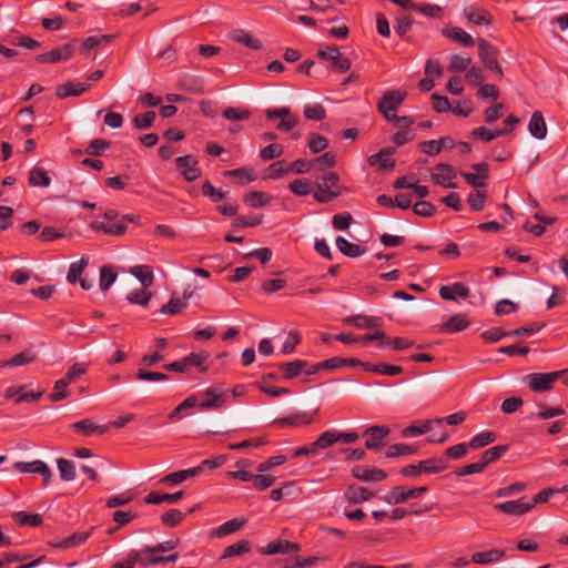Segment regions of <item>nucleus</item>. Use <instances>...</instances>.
<instances>
[{
    "label": "nucleus",
    "instance_id": "f257e3e1",
    "mask_svg": "<svg viewBox=\"0 0 568 568\" xmlns=\"http://www.w3.org/2000/svg\"><path fill=\"white\" fill-rule=\"evenodd\" d=\"M338 182L339 176L336 172L324 174L316 184V190L313 193L314 199L320 203H328L337 197L341 194Z\"/></svg>",
    "mask_w": 568,
    "mask_h": 568
},
{
    "label": "nucleus",
    "instance_id": "f03ea898",
    "mask_svg": "<svg viewBox=\"0 0 568 568\" xmlns=\"http://www.w3.org/2000/svg\"><path fill=\"white\" fill-rule=\"evenodd\" d=\"M566 371L550 373H530L526 375L525 382L535 393H544L552 389L554 384L559 381Z\"/></svg>",
    "mask_w": 568,
    "mask_h": 568
},
{
    "label": "nucleus",
    "instance_id": "7ed1b4c3",
    "mask_svg": "<svg viewBox=\"0 0 568 568\" xmlns=\"http://www.w3.org/2000/svg\"><path fill=\"white\" fill-rule=\"evenodd\" d=\"M477 45L478 57L480 61L485 64V67L488 70L495 72L498 79H501L504 77V72L498 62L499 51L497 50V48H495L488 41L481 38L477 40Z\"/></svg>",
    "mask_w": 568,
    "mask_h": 568
},
{
    "label": "nucleus",
    "instance_id": "20e7f679",
    "mask_svg": "<svg viewBox=\"0 0 568 568\" xmlns=\"http://www.w3.org/2000/svg\"><path fill=\"white\" fill-rule=\"evenodd\" d=\"M78 45V39H72L70 42L62 44L60 47L53 48L52 50L40 53L36 57L37 62L39 63H57L60 61L70 60Z\"/></svg>",
    "mask_w": 568,
    "mask_h": 568
},
{
    "label": "nucleus",
    "instance_id": "39448f33",
    "mask_svg": "<svg viewBox=\"0 0 568 568\" xmlns=\"http://www.w3.org/2000/svg\"><path fill=\"white\" fill-rule=\"evenodd\" d=\"M139 221H140V216L139 215L125 214V215H123L121 217L120 221H118V222H115L113 224H106V223L101 222V221H93L90 224V227L93 231L103 232L106 235L122 236V235L125 234L126 229H128L125 222L139 223Z\"/></svg>",
    "mask_w": 568,
    "mask_h": 568
},
{
    "label": "nucleus",
    "instance_id": "423d86ee",
    "mask_svg": "<svg viewBox=\"0 0 568 568\" xmlns=\"http://www.w3.org/2000/svg\"><path fill=\"white\" fill-rule=\"evenodd\" d=\"M317 414H318V408H316L313 412H298V413H294V414L285 416V417L274 419L273 425L276 427H280V428H283V427L298 428V427L311 425L315 420Z\"/></svg>",
    "mask_w": 568,
    "mask_h": 568
},
{
    "label": "nucleus",
    "instance_id": "0eeeda50",
    "mask_svg": "<svg viewBox=\"0 0 568 568\" xmlns=\"http://www.w3.org/2000/svg\"><path fill=\"white\" fill-rule=\"evenodd\" d=\"M267 120L280 119L276 129L282 132H290L298 124V116L291 113L286 106L278 109H267L265 112Z\"/></svg>",
    "mask_w": 568,
    "mask_h": 568
},
{
    "label": "nucleus",
    "instance_id": "6e6552de",
    "mask_svg": "<svg viewBox=\"0 0 568 568\" xmlns=\"http://www.w3.org/2000/svg\"><path fill=\"white\" fill-rule=\"evenodd\" d=\"M317 55L325 61L331 62V68L338 73H345L351 69V60L342 57L339 49L336 45L326 47L325 50H320Z\"/></svg>",
    "mask_w": 568,
    "mask_h": 568
},
{
    "label": "nucleus",
    "instance_id": "1a4fd4ad",
    "mask_svg": "<svg viewBox=\"0 0 568 568\" xmlns=\"http://www.w3.org/2000/svg\"><path fill=\"white\" fill-rule=\"evenodd\" d=\"M426 486L405 488L403 486L393 487L386 495L385 501L388 505H397L407 501L409 498H418L427 491Z\"/></svg>",
    "mask_w": 568,
    "mask_h": 568
},
{
    "label": "nucleus",
    "instance_id": "9d476101",
    "mask_svg": "<svg viewBox=\"0 0 568 568\" xmlns=\"http://www.w3.org/2000/svg\"><path fill=\"white\" fill-rule=\"evenodd\" d=\"M160 554L161 551L156 550V545L145 546L140 550H131V559L142 567H149L162 564L163 556Z\"/></svg>",
    "mask_w": 568,
    "mask_h": 568
},
{
    "label": "nucleus",
    "instance_id": "9b49d317",
    "mask_svg": "<svg viewBox=\"0 0 568 568\" xmlns=\"http://www.w3.org/2000/svg\"><path fill=\"white\" fill-rule=\"evenodd\" d=\"M406 94L399 91H386L379 99L377 103V109L385 116L386 120H390L389 112L395 111L403 103Z\"/></svg>",
    "mask_w": 568,
    "mask_h": 568
},
{
    "label": "nucleus",
    "instance_id": "f8f14e48",
    "mask_svg": "<svg viewBox=\"0 0 568 568\" xmlns=\"http://www.w3.org/2000/svg\"><path fill=\"white\" fill-rule=\"evenodd\" d=\"M473 172H460L462 178L465 180L467 184L473 187H484L486 185V180L489 176V166L485 162L475 163L471 165Z\"/></svg>",
    "mask_w": 568,
    "mask_h": 568
},
{
    "label": "nucleus",
    "instance_id": "ddd939ff",
    "mask_svg": "<svg viewBox=\"0 0 568 568\" xmlns=\"http://www.w3.org/2000/svg\"><path fill=\"white\" fill-rule=\"evenodd\" d=\"M13 466L20 473H31L41 475L43 478L44 486H47L50 483V479L52 477V473L49 466L40 459H36L33 462H17Z\"/></svg>",
    "mask_w": 568,
    "mask_h": 568
},
{
    "label": "nucleus",
    "instance_id": "4468645a",
    "mask_svg": "<svg viewBox=\"0 0 568 568\" xmlns=\"http://www.w3.org/2000/svg\"><path fill=\"white\" fill-rule=\"evenodd\" d=\"M175 165L187 182H193L201 176V170L197 166V161L193 155L176 158Z\"/></svg>",
    "mask_w": 568,
    "mask_h": 568
},
{
    "label": "nucleus",
    "instance_id": "2eb2a0df",
    "mask_svg": "<svg viewBox=\"0 0 568 568\" xmlns=\"http://www.w3.org/2000/svg\"><path fill=\"white\" fill-rule=\"evenodd\" d=\"M389 434V428L386 426H372L364 430L363 435L368 436L365 447L369 450H381L385 443V438Z\"/></svg>",
    "mask_w": 568,
    "mask_h": 568
},
{
    "label": "nucleus",
    "instance_id": "dca6fc26",
    "mask_svg": "<svg viewBox=\"0 0 568 568\" xmlns=\"http://www.w3.org/2000/svg\"><path fill=\"white\" fill-rule=\"evenodd\" d=\"M463 16L468 22L479 27H488L493 23L491 13L488 10L474 4L465 7Z\"/></svg>",
    "mask_w": 568,
    "mask_h": 568
},
{
    "label": "nucleus",
    "instance_id": "f3484780",
    "mask_svg": "<svg viewBox=\"0 0 568 568\" xmlns=\"http://www.w3.org/2000/svg\"><path fill=\"white\" fill-rule=\"evenodd\" d=\"M436 172L432 174V180L435 184L442 185L446 189L456 187L455 183L450 181L456 178V173L449 164L438 163L435 166Z\"/></svg>",
    "mask_w": 568,
    "mask_h": 568
},
{
    "label": "nucleus",
    "instance_id": "a211bd4d",
    "mask_svg": "<svg viewBox=\"0 0 568 568\" xmlns=\"http://www.w3.org/2000/svg\"><path fill=\"white\" fill-rule=\"evenodd\" d=\"M394 150L390 148L382 149L378 153L372 154L368 158V164L376 166L379 171H390L395 166V161L392 158Z\"/></svg>",
    "mask_w": 568,
    "mask_h": 568
},
{
    "label": "nucleus",
    "instance_id": "6ab92c4d",
    "mask_svg": "<svg viewBox=\"0 0 568 568\" xmlns=\"http://www.w3.org/2000/svg\"><path fill=\"white\" fill-rule=\"evenodd\" d=\"M70 428L83 436L103 435L109 432V425H95L91 418H84L70 425Z\"/></svg>",
    "mask_w": 568,
    "mask_h": 568
},
{
    "label": "nucleus",
    "instance_id": "aec40b11",
    "mask_svg": "<svg viewBox=\"0 0 568 568\" xmlns=\"http://www.w3.org/2000/svg\"><path fill=\"white\" fill-rule=\"evenodd\" d=\"M352 475L363 481H381L387 477V473L381 468L359 465L353 467Z\"/></svg>",
    "mask_w": 568,
    "mask_h": 568
},
{
    "label": "nucleus",
    "instance_id": "412c9836",
    "mask_svg": "<svg viewBox=\"0 0 568 568\" xmlns=\"http://www.w3.org/2000/svg\"><path fill=\"white\" fill-rule=\"evenodd\" d=\"M494 508L506 515L520 516L531 510V505H529L528 501H524V498H521L518 500L495 504Z\"/></svg>",
    "mask_w": 568,
    "mask_h": 568
},
{
    "label": "nucleus",
    "instance_id": "4be33fe9",
    "mask_svg": "<svg viewBox=\"0 0 568 568\" xmlns=\"http://www.w3.org/2000/svg\"><path fill=\"white\" fill-rule=\"evenodd\" d=\"M206 397L203 400H197V407L201 409H217L224 405L223 392L217 387H210L204 392Z\"/></svg>",
    "mask_w": 568,
    "mask_h": 568
},
{
    "label": "nucleus",
    "instance_id": "5701e85b",
    "mask_svg": "<svg viewBox=\"0 0 568 568\" xmlns=\"http://www.w3.org/2000/svg\"><path fill=\"white\" fill-rule=\"evenodd\" d=\"M344 497L349 504L357 505L371 500L374 497V493L363 486L349 485L345 490Z\"/></svg>",
    "mask_w": 568,
    "mask_h": 568
},
{
    "label": "nucleus",
    "instance_id": "b1692460",
    "mask_svg": "<svg viewBox=\"0 0 568 568\" xmlns=\"http://www.w3.org/2000/svg\"><path fill=\"white\" fill-rule=\"evenodd\" d=\"M89 88H90L89 83L68 81L63 84H59L55 88V95L59 99H65L69 97H79L82 93H84L87 90H89Z\"/></svg>",
    "mask_w": 568,
    "mask_h": 568
},
{
    "label": "nucleus",
    "instance_id": "393cba45",
    "mask_svg": "<svg viewBox=\"0 0 568 568\" xmlns=\"http://www.w3.org/2000/svg\"><path fill=\"white\" fill-rule=\"evenodd\" d=\"M469 295V288L462 282H456L453 285H443L439 288V296L446 301H456L457 297L467 298Z\"/></svg>",
    "mask_w": 568,
    "mask_h": 568
},
{
    "label": "nucleus",
    "instance_id": "a878e982",
    "mask_svg": "<svg viewBox=\"0 0 568 568\" xmlns=\"http://www.w3.org/2000/svg\"><path fill=\"white\" fill-rule=\"evenodd\" d=\"M301 550V546L296 542H292L285 539H276L271 541L263 550L264 555H275V554H290L297 552Z\"/></svg>",
    "mask_w": 568,
    "mask_h": 568
},
{
    "label": "nucleus",
    "instance_id": "bb28decb",
    "mask_svg": "<svg viewBox=\"0 0 568 568\" xmlns=\"http://www.w3.org/2000/svg\"><path fill=\"white\" fill-rule=\"evenodd\" d=\"M92 529L87 531H77L72 535L68 536L67 538H63L60 541H53L50 542V546L53 548H61V549H68L77 547L84 541L88 540V538L91 536Z\"/></svg>",
    "mask_w": 568,
    "mask_h": 568
},
{
    "label": "nucleus",
    "instance_id": "cd10ccee",
    "mask_svg": "<svg viewBox=\"0 0 568 568\" xmlns=\"http://www.w3.org/2000/svg\"><path fill=\"white\" fill-rule=\"evenodd\" d=\"M444 37L449 40L460 43L464 47H473L475 41L473 37L459 27H448L443 29Z\"/></svg>",
    "mask_w": 568,
    "mask_h": 568
},
{
    "label": "nucleus",
    "instance_id": "c85d7f7f",
    "mask_svg": "<svg viewBox=\"0 0 568 568\" xmlns=\"http://www.w3.org/2000/svg\"><path fill=\"white\" fill-rule=\"evenodd\" d=\"M470 322L467 318V315L464 313H458L450 316L442 326L444 333H457L466 329L469 326Z\"/></svg>",
    "mask_w": 568,
    "mask_h": 568
},
{
    "label": "nucleus",
    "instance_id": "c756f323",
    "mask_svg": "<svg viewBox=\"0 0 568 568\" xmlns=\"http://www.w3.org/2000/svg\"><path fill=\"white\" fill-rule=\"evenodd\" d=\"M346 324H352L356 328H375L381 327L383 325V318L378 316H366V315H356L352 317H347L344 321Z\"/></svg>",
    "mask_w": 568,
    "mask_h": 568
},
{
    "label": "nucleus",
    "instance_id": "7c9ffc66",
    "mask_svg": "<svg viewBox=\"0 0 568 568\" xmlns=\"http://www.w3.org/2000/svg\"><path fill=\"white\" fill-rule=\"evenodd\" d=\"M245 524L246 519L243 517L233 518L220 525L211 535L216 538H222L239 531Z\"/></svg>",
    "mask_w": 568,
    "mask_h": 568
},
{
    "label": "nucleus",
    "instance_id": "2f4dec72",
    "mask_svg": "<svg viewBox=\"0 0 568 568\" xmlns=\"http://www.w3.org/2000/svg\"><path fill=\"white\" fill-rule=\"evenodd\" d=\"M230 37L233 41H235L240 44H243L248 49H253V50L263 49L262 42L258 39L254 38L251 33H248L244 30H241V29L234 30V31H232Z\"/></svg>",
    "mask_w": 568,
    "mask_h": 568
},
{
    "label": "nucleus",
    "instance_id": "473e14b6",
    "mask_svg": "<svg viewBox=\"0 0 568 568\" xmlns=\"http://www.w3.org/2000/svg\"><path fill=\"white\" fill-rule=\"evenodd\" d=\"M529 133L538 139L541 140L547 134V126L546 122L544 120V116L540 111H535L530 118L529 124H528Z\"/></svg>",
    "mask_w": 568,
    "mask_h": 568
},
{
    "label": "nucleus",
    "instance_id": "72a5a7b5",
    "mask_svg": "<svg viewBox=\"0 0 568 568\" xmlns=\"http://www.w3.org/2000/svg\"><path fill=\"white\" fill-rule=\"evenodd\" d=\"M28 182L32 187H48L51 183V178L47 170L41 166H34L29 172Z\"/></svg>",
    "mask_w": 568,
    "mask_h": 568
},
{
    "label": "nucleus",
    "instance_id": "f704fd0d",
    "mask_svg": "<svg viewBox=\"0 0 568 568\" xmlns=\"http://www.w3.org/2000/svg\"><path fill=\"white\" fill-rule=\"evenodd\" d=\"M442 418L428 419L418 424H412L403 429V436H418L430 432L433 424H442Z\"/></svg>",
    "mask_w": 568,
    "mask_h": 568
},
{
    "label": "nucleus",
    "instance_id": "c9c22d12",
    "mask_svg": "<svg viewBox=\"0 0 568 568\" xmlns=\"http://www.w3.org/2000/svg\"><path fill=\"white\" fill-rule=\"evenodd\" d=\"M505 556L504 550L490 549L487 551L475 552L471 556V562L477 565H488L499 561Z\"/></svg>",
    "mask_w": 568,
    "mask_h": 568
},
{
    "label": "nucleus",
    "instance_id": "e433bc0d",
    "mask_svg": "<svg viewBox=\"0 0 568 568\" xmlns=\"http://www.w3.org/2000/svg\"><path fill=\"white\" fill-rule=\"evenodd\" d=\"M183 497V490H179L174 494H159L152 491L144 497V501L151 505H160L162 503L174 504Z\"/></svg>",
    "mask_w": 568,
    "mask_h": 568
},
{
    "label": "nucleus",
    "instance_id": "4c0bfd02",
    "mask_svg": "<svg viewBox=\"0 0 568 568\" xmlns=\"http://www.w3.org/2000/svg\"><path fill=\"white\" fill-rule=\"evenodd\" d=\"M336 246L342 254L348 257H358L366 252L365 247L351 243L343 236L336 239Z\"/></svg>",
    "mask_w": 568,
    "mask_h": 568
},
{
    "label": "nucleus",
    "instance_id": "58836bf2",
    "mask_svg": "<svg viewBox=\"0 0 568 568\" xmlns=\"http://www.w3.org/2000/svg\"><path fill=\"white\" fill-rule=\"evenodd\" d=\"M243 201L250 207H264L272 201V196L262 191H251L243 196Z\"/></svg>",
    "mask_w": 568,
    "mask_h": 568
},
{
    "label": "nucleus",
    "instance_id": "ea45409f",
    "mask_svg": "<svg viewBox=\"0 0 568 568\" xmlns=\"http://www.w3.org/2000/svg\"><path fill=\"white\" fill-rule=\"evenodd\" d=\"M447 468V462L438 457H432L419 462V469L422 473L438 474Z\"/></svg>",
    "mask_w": 568,
    "mask_h": 568
},
{
    "label": "nucleus",
    "instance_id": "a19ab883",
    "mask_svg": "<svg viewBox=\"0 0 568 568\" xmlns=\"http://www.w3.org/2000/svg\"><path fill=\"white\" fill-rule=\"evenodd\" d=\"M364 369L366 372H373L381 375H387V376H395L403 373V367L397 365H392L387 363H378V364H372L366 363L364 365Z\"/></svg>",
    "mask_w": 568,
    "mask_h": 568
},
{
    "label": "nucleus",
    "instance_id": "79ce46f5",
    "mask_svg": "<svg viewBox=\"0 0 568 568\" xmlns=\"http://www.w3.org/2000/svg\"><path fill=\"white\" fill-rule=\"evenodd\" d=\"M225 176H230L234 179V183L244 185L246 183L253 182L256 179V175L252 169L248 168H239L224 172Z\"/></svg>",
    "mask_w": 568,
    "mask_h": 568
},
{
    "label": "nucleus",
    "instance_id": "37998d69",
    "mask_svg": "<svg viewBox=\"0 0 568 568\" xmlns=\"http://www.w3.org/2000/svg\"><path fill=\"white\" fill-rule=\"evenodd\" d=\"M308 366L306 361L297 359L280 365V369L283 372L285 379H292L298 376Z\"/></svg>",
    "mask_w": 568,
    "mask_h": 568
},
{
    "label": "nucleus",
    "instance_id": "c03bdc74",
    "mask_svg": "<svg viewBox=\"0 0 568 568\" xmlns=\"http://www.w3.org/2000/svg\"><path fill=\"white\" fill-rule=\"evenodd\" d=\"M209 358V354L204 351L201 352H192L189 355L184 356V363L186 364L187 368L190 366H195L199 368L200 373L204 374L207 372V366H204L203 364Z\"/></svg>",
    "mask_w": 568,
    "mask_h": 568
},
{
    "label": "nucleus",
    "instance_id": "a18cd8bd",
    "mask_svg": "<svg viewBox=\"0 0 568 568\" xmlns=\"http://www.w3.org/2000/svg\"><path fill=\"white\" fill-rule=\"evenodd\" d=\"M507 450V445H498L490 447L480 455L479 460L483 464L484 468H486L489 464L498 460Z\"/></svg>",
    "mask_w": 568,
    "mask_h": 568
},
{
    "label": "nucleus",
    "instance_id": "49530a36",
    "mask_svg": "<svg viewBox=\"0 0 568 568\" xmlns=\"http://www.w3.org/2000/svg\"><path fill=\"white\" fill-rule=\"evenodd\" d=\"M497 439V434L491 430L481 432L475 435L469 442V448L478 449L483 448L489 444H493Z\"/></svg>",
    "mask_w": 568,
    "mask_h": 568
},
{
    "label": "nucleus",
    "instance_id": "de8ad7c7",
    "mask_svg": "<svg viewBox=\"0 0 568 568\" xmlns=\"http://www.w3.org/2000/svg\"><path fill=\"white\" fill-rule=\"evenodd\" d=\"M197 396L191 395L180 403L169 415L168 418L171 422L178 420L183 417V412L190 408L196 407Z\"/></svg>",
    "mask_w": 568,
    "mask_h": 568
},
{
    "label": "nucleus",
    "instance_id": "09e8293b",
    "mask_svg": "<svg viewBox=\"0 0 568 568\" xmlns=\"http://www.w3.org/2000/svg\"><path fill=\"white\" fill-rule=\"evenodd\" d=\"M132 275H134L144 287L151 286L154 281L152 268L148 265H138L133 266L130 271Z\"/></svg>",
    "mask_w": 568,
    "mask_h": 568
},
{
    "label": "nucleus",
    "instance_id": "8fccbe9b",
    "mask_svg": "<svg viewBox=\"0 0 568 568\" xmlns=\"http://www.w3.org/2000/svg\"><path fill=\"white\" fill-rule=\"evenodd\" d=\"M251 550V544L246 539L239 540L237 542L225 548L224 554L222 556L223 559L231 558L235 556H241Z\"/></svg>",
    "mask_w": 568,
    "mask_h": 568
},
{
    "label": "nucleus",
    "instance_id": "3c124183",
    "mask_svg": "<svg viewBox=\"0 0 568 568\" xmlns=\"http://www.w3.org/2000/svg\"><path fill=\"white\" fill-rule=\"evenodd\" d=\"M470 63V57L453 54L449 59L448 70L450 72H464L469 69Z\"/></svg>",
    "mask_w": 568,
    "mask_h": 568
},
{
    "label": "nucleus",
    "instance_id": "603ef678",
    "mask_svg": "<svg viewBox=\"0 0 568 568\" xmlns=\"http://www.w3.org/2000/svg\"><path fill=\"white\" fill-rule=\"evenodd\" d=\"M57 466L60 471V477L64 481H71L75 478V466L72 462L65 458H59Z\"/></svg>",
    "mask_w": 568,
    "mask_h": 568
},
{
    "label": "nucleus",
    "instance_id": "864d4df0",
    "mask_svg": "<svg viewBox=\"0 0 568 568\" xmlns=\"http://www.w3.org/2000/svg\"><path fill=\"white\" fill-rule=\"evenodd\" d=\"M14 520L20 526L39 527L42 524V517L39 514H28L26 511H18L14 514Z\"/></svg>",
    "mask_w": 568,
    "mask_h": 568
},
{
    "label": "nucleus",
    "instance_id": "5fc2aeb1",
    "mask_svg": "<svg viewBox=\"0 0 568 568\" xmlns=\"http://www.w3.org/2000/svg\"><path fill=\"white\" fill-rule=\"evenodd\" d=\"M222 114L230 121H244L251 116V111L241 106H227Z\"/></svg>",
    "mask_w": 568,
    "mask_h": 568
},
{
    "label": "nucleus",
    "instance_id": "6e6d98bb",
    "mask_svg": "<svg viewBox=\"0 0 568 568\" xmlns=\"http://www.w3.org/2000/svg\"><path fill=\"white\" fill-rule=\"evenodd\" d=\"M417 448L408 444H394L390 445L385 454L387 458H395L399 456L413 455Z\"/></svg>",
    "mask_w": 568,
    "mask_h": 568
},
{
    "label": "nucleus",
    "instance_id": "4d7b16f0",
    "mask_svg": "<svg viewBox=\"0 0 568 568\" xmlns=\"http://www.w3.org/2000/svg\"><path fill=\"white\" fill-rule=\"evenodd\" d=\"M304 116L313 121H322L326 116V110L321 103L306 104L304 108Z\"/></svg>",
    "mask_w": 568,
    "mask_h": 568
},
{
    "label": "nucleus",
    "instance_id": "13d9d810",
    "mask_svg": "<svg viewBox=\"0 0 568 568\" xmlns=\"http://www.w3.org/2000/svg\"><path fill=\"white\" fill-rule=\"evenodd\" d=\"M263 222V215H251V216H237L235 217L231 225L233 227L240 229V227H254L260 225Z\"/></svg>",
    "mask_w": 568,
    "mask_h": 568
},
{
    "label": "nucleus",
    "instance_id": "bf43d9fd",
    "mask_svg": "<svg viewBox=\"0 0 568 568\" xmlns=\"http://www.w3.org/2000/svg\"><path fill=\"white\" fill-rule=\"evenodd\" d=\"M69 385L70 384L64 377L58 379L54 383V392L49 395V399L55 403L67 398L69 396V392L67 390Z\"/></svg>",
    "mask_w": 568,
    "mask_h": 568
},
{
    "label": "nucleus",
    "instance_id": "052dcab7",
    "mask_svg": "<svg viewBox=\"0 0 568 568\" xmlns=\"http://www.w3.org/2000/svg\"><path fill=\"white\" fill-rule=\"evenodd\" d=\"M151 298H152V293L146 291L144 287L131 292L126 297L129 303L139 304L141 306H146Z\"/></svg>",
    "mask_w": 568,
    "mask_h": 568
},
{
    "label": "nucleus",
    "instance_id": "680f3d73",
    "mask_svg": "<svg viewBox=\"0 0 568 568\" xmlns=\"http://www.w3.org/2000/svg\"><path fill=\"white\" fill-rule=\"evenodd\" d=\"M184 518V514L178 509H169L161 516V521L165 527H176Z\"/></svg>",
    "mask_w": 568,
    "mask_h": 568
},
{
    "label": "nucleus",
    "instance_id": "e2e57ef3",
    "mask_svg": "<svg viewBox=\"0 0 568 568\" xmlns=\"http://www.w3.org/2000/svg\"><path fill=\"white\" fill-rule=\"evenodd\" d=\"M467 202L471 210L477 212L483 211L486 202V193L474 190L469 193Z\"/></svg>",
    "mask_w": 568,
    "mask_h": 568
},
{
    "label": "nucleus",
    "instance_id": "0e129e2a",
    "mask_svg": "<svg viewBox=\"0 0 568 568\" xmlns=\"http://www.w3.org/2000/svg\"><path fill=\"white\" fill-rule=\"evenodd\" d=\"M116 273L109 266H102L100 268V288L108 291L110 286L115 282Z\"/></svg>",
    "mask_w": 568,
    "mask_h": 568
},
{
    "label": "nucleus",
    "instance_id": "69168bd1",
    "mask_svg": "<svg viewBox=\"0 0 568 568\" xmlns=\"http://www.w3.org/2000/svg\"><path fill=\"white\" fill-rule=\"evenodd\" d=\"M184 307H186V302L179 298V297H172L168 304H164L160 312L165 315H176L179 314Z\"/></svg>",
    "mask_w": 568,
    "mask_h": 568
},
{
    "label": "nucleus",
    "instance_id": "338daca9",
    "mask_svg": "<svg viewBox=\"0 0 568 568\" xmlns=\"http://www.w3.org/2000/svg\"><path fill=\"white\" fill-rule=\"evenodd\" d=\"M312 163L313 168L323 171L335 165L336 155L333 152H326L323 155L312 160Z\"/></svg>",
    "mask_w": 568,
    "mask_h": 568
},
{
    "label": "nucleus",
    "instance_id": "774afa93",
    "mask_svg": "<svg viewBox=\"0 0 568 568\" xmlns=\"http://www.w3.org/2000/svg\"><path fill=\"white\" fill-rule=\"evenodd\" d=\"M154 111H146L142 114H138L133 118V125L135 129H148L153 125L155 120Z\"/></svg>",
    "mask_w": 568,
    "mask_h": 568
}]
</instances>
